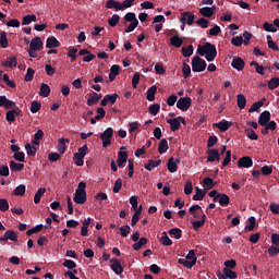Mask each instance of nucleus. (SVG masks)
<instances>
[{
	"label": "nucleus",
	"instance_id": "obj_19",
	"mask_svg": "<svg viewBox=\"0 0 279 279\" xmlns=\"http://www.w3.org/2000/svg\"><path fill=\"white\" fill-rule=\"evenodd\" d=\"M157 92H158V88L156 87V85L149 87L146 93V99L148 101H155Z\"/></svg>",
	"mask_w": 279,
	"mask_h": 279
},
{
	"label": "nucleus",
	"instance_id": "obj_8",
	"mask_svg": "<svg viewBox=\"0 0 279 279\" xmlns=\"http://www.w3.org/2000/svg\"><path fill=\"white\" fill-rule=\"evenodd\" d=\"M207 154H208L207 162H215V160H217V162H219V160H221L219 150L216 148L207 150Z\"/></svg>",
	"mask_w": 279,
	"mask_h": 279
},
{
	"label": "nucleus",
	"instance_id": "obj_14",
	"mask_svg": "<svg viewBox=\"0 0 279 279\" xmlns=\"http://www.w3.org/2000/svg\"><path fill=\"white\" fill-rule=\"evenodd\" d=\"M179 265H183L186 269H193L195 265H197V258H193V260L184 259V258H179L178 259Z\"/></svg>",
	"mask_w": 279,
	"mask_h": 279
},
{
	"label": "nucleus",
	"instance_id": "obj_56",
	"mask_svg": "<svg viewBox=\"0 0 279 279\" xmlns=\"http://www.w3.org/2000/svg\"><path fill=\"white\" fill-rule=\"evenodd\" d=\"M265 32H271L272 34H276L278 32V28L271 23L265 22L263 25Z\"/></svg>",
	"mask_w": 279,
	"mask_h": 279
},
{
	"label": "nucleus",
	"instance_id": "obj_22",
	"mask_svg": "<svg viewBox=\"0 0 279 279\" xmlns=\"http://www.w3.org/2000/svg\"><path fill=\"white\" fill-rule=\"evenodd\" d=\"M119 71H120V66L118 64H113L110 68V72H109L110 82H114V80H117V75H119Z\"/></svg>",
	"mask_w": 279,
	"mask_h": 279
},
{
	"label": "nucleus",
	"instance_id": "obj_51",
	"mask_svg": "<svg viewBox=\"0 0 279 279\" xmlns=\"http://www.w3.org/2000/svg\"><path fill=\"white\" fill-rule=\"evenodd\" d=\"M279 87V77H272L268 82V88L269 90H275V88Z\"/></svg>",
	"mask_w": 279,
	"mask_h": 279
},
{
	"label": "nucleus",
	"instance_id": "obj_27",
	"mask_svg": "<svg viewBox=\"0 0 279 279\" xmlns=\"http://www.w3.org/2000/svg\"><path fill=\"white\" fill-rule=\"evenodd\" d=\"M181 15H182V19H185V23L187 25H193L195 23V14L187 11V12H183Z\"/></svg>",
	"mask_w": 279,
	"mask_h": 279
},
{
	"label": "nucleus",
	"instance_id": "obj_46",
	"mask_svg": "<svg viewBox=\"0 0 279 279\" xmlns=\"http://www.w3.org/2000/svg\"><path fill=\"white\" fill-rule=\"evenodd\" d=\"M8 210H10V203L5 198H0V213H8Z\"/></svg>",
	"mask_w": 279,
	"mask_h": 279
},
{
	"label": "nucleus",
	"instance_id": "obj_63",
	"mask_svg": "<svg viewBox=\"0 0 279 279\" xmlns=\"http://www.w3.org/2000/svg\"><path fill=\"white\" fill-rule=\"evenodd\" d=\"M27 156H36V147L31 146L29 143L25 145Z\"/></svg>",
	"mask_w": 279,
	"mask_h": 279
},
{
	"label": "nucleus",
	"instance_id": "obj_30",
	"mask_svg": "<svg viewBox=\"0 0 279 279\" xmlns=\"http://www.w3.org/2000/svg\"><path fill=\"white\" fill-rule=\"evenodd\" d=\"M168 150H169V142L167 141V138H162L159 143L158 151L159 154H167Z\"/></svg>",
	"mask_w": 279,
	"mask_h": 279
},
{
	"label": "nucleus",
	"instance_id": "obj_62",
	"mask_svg": "<svg viewBox=\"0 0 279 279\" xmlns=\"http://www.w3.org/2000/svg\"><path fill=\"white\" fill-rule=\"evenodd\" d=\"M268 254L271 258H274V256H278L279 255V247L278 246H269L268 247Z\"/></svg>",
	"mask_w": 279,
	"mask_h": 279
},
{
	"label": "nucleus",
	"instance_id": "obj_64",
	"mask_svg": "<svg viewBox=\"0 0 279 279\" xmlns=\"http://www.w3.org/2000/svg\"><path fill=\"white\" fill-rule=\"evenodd\" d=\"M25 189L26 187L23 184L16 186L15 190H14V195H19V196L25 195Z\"/></svg>",
	"mask_w": 279,
	"mask_h": 279
},
{
	"label": "nucleus",
	"instance_id": "obj_58",
	"mask_svg": "<svg viewBox=\"0 0 279 279\" xmlns=\"http://www.w3.org/2000/svg\"><path fill=\"white\" fill-rule=\"evenodd\" d=\"M73 160L76 167H84V157L81 155L74 154Z\"/></svg>",
	"mask_w": 279,
	"mask_h": 279
},
{
	"label": "nucleus",
	"instance_id": "obj_40",
	"mask_svg": "<svg viewBox=\"0 0 279 279\" xmlns=\"http://www.w3.org/2000/svg\"><path fill=\"white\" fill-rule=\"evenodd\" d=\"M8 34L5 32L0 33V47L2 49H8Z\"/></svg>",
	"mask_w": 279,
	"mask_h": 279
},
{
	"label": "nucleus",
	"instance_id": "obj_52",
	"mask_svg": "<svg viewBox=\"0 0 279 279\" xmlns=\"http://www.w3.org/2000/svg\"><path fill=\"white\" fill-rule=\"evenodd\" d=\"M148 112L153 114V117H156V114L160 112V105L159 104L150 105L148 108Z\"/></svg>",
	"mask_w": 279,
	"mask_h": 279
},
{
	"label": "nucleus",
	"instance_id": "obj_9",
	"mask_svg": "<svg viewBox=\"0 0 279 279\" xmlns=\"http://www.w3.org/2000/svg\"><path fill=\"white\" fill-rule=\"evenodd\" d=\"M215 12H217V7H205V8H201L199 9V14H202V16H205L206 19H210V16H213V14H215Z\"/></svg>",
	"mask_w": 279,
	"mask_h": 279
},
{
	"label": "nucleus",
	"instance_id": "obj_3",
	"mask_svg": "<svg viewBox=\"0 0 279 279\" xmlns=\"http://www.w3.org/2000/svg\"><path fill=\"white\" fill-rule=\"evenodd\" d=\"M191 104H193L191 97H182L177 101V108H179V110H182V112H186V110L191 108Z\"/></svg>",
	"mask_w": 279,
	"mask_h": 279
},
{
	"label": "nucleus",
	"instance_id": "obj_18",
	"mask_svg": "<svg viewBox=\"0 0 279 279\" xmlns=\"http://www.w3.org/2000/svg\"><path fill=\"white\" fill-rule=\"evenodd\" d=\"M112 136H114V129L107 128L101 134H100V141H108L111 140Z\"/></svg>",
	"mask_w": 279,
	"mask_h": 279
},
{
	"label": "nucleus",
	"instance_id": "obj_55",
	"mask_svg": "<svg viewBox=\"0 0 279 279\" xmlns=\"http://www.w3.org/2000/svg\"><path fill=\"white\" fill-rule=\"evenodd\" d=\"M218 202L220 206H228V204H230V196H228L227 194L220 193V198Z\"/></svg>",
	"mask_w": 279,
	"mask_h": 279
},
{
	"label": "nucleus",
	"instance_id": "obj_60",
	"mask_svg": "<svg viewBox=\"0 0 279 279\" xmlns=\"http://www.w3.org/2000/svg\"><path fill=\"white\" fill-rule=\"evenodd\" d=\"M63 267H66V269H75V267H77V264L73 262V259H64Z\"/></svg>",
	"mask_w": 279,
	"mask_h": 279
},
{
	"label": "nucleus",
	"instance_id": "obj_50",
	"mask_svg": "<svg viewBox=\"0 0 279 279\" xmlns=\"http://www.w3.org/2000/svg\"><path fill=\"white\" fill-rule=\"evenodd\" d=\"M222 274L225 275V277L229 278V279H236L238 275L235 271H232V269L230 268H223Z\"/></svg>",
	"mask_w": 279,
	"mask_h": 279
},
{
	"label": "nucleus",
	"instance_id": "obj_59",
	"mask_svg": "<svg viewBox=\"0 0 279 279\" xmlns=\"http://www.w3.org/2000/svg\"><path fill=\"white\" fill-rule=\"evenodd\" d=\"M131 230L132 229L130 228L129 225L120 227V234H121V236H123V239L128 238V234H130Z\"/></svg>",
	"mask_w": 279,
	"mask_h": 279
},
{
	"label": "nucleus",
	"instance_id": "obj_35",
	"mask_svg": "<svg viewBox=\"0 0 279 279\" xmlns=\"http://www.w3.org/2000/svg\"><path fill=\"white\" fill-rule=\"evenodd\" d=\"M159 243H161V245H166V246L173 245V241L171 239H169V235H167L166 231L162 232Z\"/></svg>",
	"mask_w": 279,
	"mask_h": 279
},
{
	"label": "nucleus",
	"instance_id": "obj_17",
	"mask_svg": "<svg viewBox=\"0 0 279 279\" xmlns=\"http://www.w3.org/2000/svg\"><path fill=\"white\" fill-rule=\"evenodd\" d=\"M58 47H60V43H59L58 38H56L54 36L47 38V41H46L47 49H56Z\"/></svg>",
	"mask_w": 279,
	"mask_h": 279
},
{
	"label": "nucleus",
	"instance_id": "obj_12",
	"mask_svg": "<svg viewBox=\"0 0 279 279\" xmlns=\"http://www.w3.org/2000/svg\"><path fill=\"white\" fill-rule=\"evenodd\" d=\"M214 128L219 129L221 132H228L232 128V122L226 120L219 121L218 123H214Z\"/></svg>",
	"mask_w": 279,
	"mask_h": 279
},
{
	"label": "nucleus",
	"instance_id": "obj_38",
	"mask_svg": "<svg viewBox=\"0 0 279 279\" xmlns=\"http://www.w3.org/2000/svg\"><path fill=\"white\" fill-rule=\"evenodd\" d=\"M244 133L246 134L247 138H250V141H258V135L253 129L247 128L244 130Z\"/></svg>",
	"mask_w": 279,
	"mask_h": 279
},
{
	"label": "nucleus",
	"instance_id": "obj_41",
	"mask_svg": "<svg viewBox=\"0 0 279 279\" xmlns=\"http://www.w3.org/2000/svg\"><path fill=\"white\" fill-rule=\"evenodd\" d=\"M146 243H148L147 238H141V239L138 240V242H135V243L133 244V250H134L135 252H138V250H141V247L145 246Z\"/></svg>",
	"mask_w": 279,
	"mask_h": 279
},
{
	"label": "nucleus",
	"instance_id": "obj_32",
	"mask_svg": "<svg viewBox=\"0 0 279 279\" xmlns=\"http://www.w3.org/2000/svg\"><path fill=\"white\" fill-rule=\"evenodd\" d=\"M265 101H267V99L263 98L262 100L254 102L252 105V107L248 109V112H256L259 110V108H263L265 106Z\"/></svg>",
	"mask_w": 279,
	"mask_h": 279
},
{
	"label": "nucleus",
	"instance_id": "obj_54",
	"mask_svg": "<svg viewBox=\"0 0 279 279\" xmlns=\"http://www.w3.org/2000/svg\"><path fill=\"white\" fill-rule=\"evenodd\" d=\"M182 73L185 80L191 77V65H189L186 62L183 63Z\"/></svg>",
	"mask_w": 279,
	"mask_h": 279
},
{
	"label": "nucleus",
	"instance_id": "obj_13",
	"mask_svg": "<svg viewBox=\"0 0 279 279\" xmlns=\"http://www.w3.org/2000/svg\"><path fill=\"white\" fill-rule=\"evenodd\" d=\"M160 165H162V160L149 159L148 162L144 165V169H146V171H154V169H156V167H160Z\"/></svg>",
	"mask_w": 279,
	"mask_h": 279
},
{
	"label": "nucleus",
	"instance_id": "obj_61",
	"mask_svg": "<svg viewBox=\"0 0 279 279\" xmlns=\"http://www.w3.org/2000/svg\"><path fill=\"white\" fill-rule=\"evenodd\" d=\"M196 25H199V27H202V29H206L208 28V23H210L208 20H206L205 17H201L198 21H195Z\"/></svg>",
	"mask_w": 279,
	"mask_h": 279
},
{
	"label": "nucleus",
	"instance_id": "obj_33",
	"mask_svg": "<svg viewBox=\"0 0 279 279\" xmlns=\"http://www.w3.org/2000/svg\"><path fill=\"white\" fill-rule=\"evenodd\" d=\"M204 223H206V214L202 215L201 220H195L192 222L193 230L197 231L198 228H203Z\"/></svg>",
	"mask_w": 279,
	"mask_h": 279
},
{
	"label": "nucleus",
	"instance_id": "obj_44",
	"mask_svg": "<svg viewBox=\"0 0 279 279\" xmlns=\"http://www.w3.org/2000/svg\"><path fill=\"white\" fill-rule=\"evenodd\" d=\"M43 108V105L39 101L33 100L31 102V112L32 114H36Z\"/></svg>",
	"mask_w": 279,
	"mask_h": 279
},
{
	"label": "nucleus",
	"instance_id": "obj_31",
	"mask_svg": "<svg viewBox=\"0 0 279 279\" xmlns=\"http://www.w3.org/2000/svg\"><path fill=\"white\" fill-rule=\"evenodd\" d=\"M167 123L170 124V130L172 132H178V130H180V121L177 118L167 120Z\"/></svg>",
	"mask_w": 279,
	"mask_h": 279
},
{
	"label": "nucleus",
	"instance_id": "obj_16",
	"mask_svg": "<svg viewBox=\"0 0 279 279\" xmlns=\"http://www.w3.org/2000/svg\"><path fill=\"white\" fill-rule=\"evenodd\" d=\"M73 199L75 204H86V192L75 191Z\"/></svg>",
	"mask_w": 279,
	"mask_h": 279
},
{
	"label": "nucleus",
	"instance_id": "obj_48",
	"mask_svg": "<svg viewBox=\"0 0 279 279\" xmlns=\"http://www.w3.org/2000/svg\"><path fill=\"white\" fill-rule=\"evenodd\" d=\"M181 51H182V56L184 58H191V56H193V45H190L187 47H183L181 49Z\"/></svg>",
	"mask_w": 279,
	"mask_h": 279
},
{
	"label": "nucleus",
	"instance_id": "obj_10",
	"mask_svg": "<svg viewBox=\"0 0 279 279\" xmlns=\"http://www.w3.org/2000/svg\"><path fill=\"white\" fill-rule=\"evenodd\" d=\"M29 49L32 51H40V49H43V40L40 37H35L31 40Z\"/></svg>",
	"mask_w": 279,
	"mask_h": 279
},
{
	"label": "nucleus",
	"instance_id": "obj_25",
	"mask_svg": "<svg viewBox=\"0 0 279 279\" xmlns=\"http://www.w3.org/2000/svg\"><path fill=\"white\" fill-rule=\"evenodd\" d=\"M101 99V94L93 93V95L87 99V106H95L96 104L99 102Z\"/></svg>",
	"mask_w": 279,
	"mask_h": 279
},
{
	"label": "nucleus",
	"instance_id": "obj_5",
	"mask_svg": "<svg viewBox=\"0 0 279 279\" xmlns=\"http://www.w3.org/2000/svg\"><path fill=\"white\" fill-rule=\"evenodd\" d=\"M110 267L117 276H121V274H123V266H121V262L119 259H110Z\"/></svg>",
	"mask_w": 279,
	"mask_h": 279
},
{
	"label": "nucleus",
	"instance_id": "obj_47",
	"mask_svg": "<svg viewBox=\"0 0 279 279\" xmlns=\"http://www.w3.org/2000/svg\"><path fill=\"white\" fill-rule=\"evenodd\" d=\"M31 23H36V15H25L22 20V25H29Z\"/></svg>",
	"mask_w": 279,
	"mask_h": 279
},
{
	"label": "nucleus",
	"instance_id": "obj_4",
	"mask_svg": "<svg viewBox=\"0 0 279 279\" xmlns=\"http://www.w3.org/2000/svg\"><path fill=\"white\" fill-rule=\"evenodd\" d=\"M8 241H19V235H16V232L14 230L5 231L3 236L0 238V242L8 243Z\"/></svg>",
	"mask_w": 279,
	"mask_h": 279
},
{
	"label": "nucleus",
	"instance_id": "obj_23",
	"mask_svg": "<svg viewBox=\"0 0 279 279\" xmlns=\"http://www.w3.org/2000/svg\"><path fill=\"white\" fill-rule=\"evenodd\" d=\"M236 101H238V108L240 110H244L245 106H247V99L245 98V95L239 94L236 96Z\"/></svg>",
	"mask_w": 279,
	"mask_h": 279
},
{
	"label": "nucleus",
	"instance_id": "obj_42",
	"mask_svg": "<svg viewBox=\"0 0 279 279\" xmlns=\"http://www.w3.org/2000/svg\"><path fill=\"white\" fill-rule=\"evenodd\" d=\"M267 45L268 49H271L272 51H279V47L277 46L276 41H274V38H271V35H267Z\"/></svg>",
	"mask_w": 279,
	"mask_h": 279
},
{
	"label": "nucleus",
	"instance_id": "obj_57",
	"mask_svg": "<svg viewBox=\"0 0 279 279\" xmlns=\"http://www.w3.org/2000/svg\"><path fill=\"white\" fill-rule=\"evenodd\" d=\"M124 20L128 23H136L138 20L136 19V13L129 12L125 14Z\"/></svg>",
	"mask_w": 279,
	"mask_h": 279
},
{
	"label": "nucleus",
	"instance_id": "obj_26",
	"mask_svg": "<svg viewBox=\"0 0 279 279\" xmlns=\"http://www.w3.org/2000/svg\"><path fill=\"white\" fill-rule=\"evenodd\" d=\"M40 97H49L51 95V87L48 84L43 83L39 89Z\"/></svg>",
	"mask_w": 279,
	"mask_h": 279
},
{
	"label": "nucleus",
	"instance_id": "obj_39",
	"mask_svg": "<svg viewBox=\"0 0 279 279\" xmlns=\"http://www.w3.org/2000/svg\"><path fill=\"white\" fill-rule=\"evenodd\" d=\"M45 193H47V189L45 187H40L34 196V203L35 204H40V197H43L45 195Z\"/></svg>",
	"mask_w": 279,
	"mask_h": 279
},
{
	"label": "nucleus",
	"instance_id": "obj_2",
	"mask_svg": "<svg viewBox=\"0 0 279 279\" xmlns=\"http://www.w3.org/2000/svg\"><path fill=\"white\" fill-rule=\"evenodd\" d=\"M206 60L202 59L199 56H194L192 59V71L193 73H202L206 71Z\"/></svg>",
	"mask_w": 279,
	"mask_h": 279
},
{
	"label": "nucleus",
	"instance_id": "obj_34",
	"mask_svg": "<svg viewBox=\"0 0 279 279\" xmlns=\"http://www.w3.org/2000/svg\"><path fill=\"white\" fill-rule=\"evenodd\" d=\"M66 143H69V138H60L58 142V151L59 154H64L66 151Z\"/></svg>",
	"mask_w": 279,
	"mask_h": 279
},
{
	"label": "nucleus",
	"instance_id": "obj_20",
	"mask_svg": "<svg viewBox=\"0 0 279 279\" xmlns=\"http://www.w3.org/2000/svg\"><path fill=\"white\" fill-rule=\"evenodd\" d=\"M178 162H180V160L175 161L173 157H171L168 160L167 168H168V171H170V173H175V171H178Z\"/></svg>",
	"mask_w": 279,
	"mask_h": 279
},
{
	"label": "nucleus",
	"instance_id": "obj_1",
	"mask_svg": "<svg viewBox=\"0 0 279 279\" xmlns=\"http://www.w3.org/2000/svg\"><path fill=\"white\" fill-rule=\"evenodd\" d=\"M196 53L201 57L205 56L207 62H215V58H217V47L211 43H205L204 46L198 45Z\"/></svg>",
	"mask_w": 279,
	"mask_h": 279
},
{
	"label": "nucleus",
	"instance_id": "obj_43",
	"mask_svg": "<svg viewBox=\"0 0 279 279\" xmlns=\"http://www.w3.org/2000/svg\"><path fill=\"white\" fill-rule=\"evenodd\" d=\"M10 169H11V171H23V169H25V165L17 163L14 160H11L10 161Z\"/></svg>",
	"mask_w": 279,
	"mask_h": 279
},
{
	"label": "nucleus",
	"instance_id": "obj_21",
	"mask_svg": "<svg viewBox=\"0 0 279 279\" xmlns=\"http://www.w3.org/2000/svg\"><path fill=\"white\" fill-rule=\"evenodd\" d=\"M170 45H172V47H175L177 49H180V47L184 45V40H182L180 36L174 35L170 38Z\"/></svg>",
	"mask_w": 279,
	"mask_h": 279
},
{
	"label": "nucleus",
	"instance_id": "obj_11",
	"mask_svg": "<svg viewBox=\"0 0 279 279\" xmlns=\"http://www.w3.org/2000/svg\"><path fill=\"white\" fill-rule=\"evenodd\" d=\"M231 66L236 71H243L245 69V61L241 57H236L232 60Z\"/></svg>",
	"mask_w": 279,
	"mask_h": 279
},
{
	"label": "nucleus",
	"instance_id": "obj_7",
	"mask_svg": "<svg viewBox=\"0 0 279 279\" xmlns=\"http://www.w3.org/2000/svg\"><path fill=\"white\" fill-rule=\"evenodd\" d=\"M269 121H271V112L269 111H263L259 114L258 118V124L262 125L263 128H265V125H267V123H269Z\"/></svg>",
	"mask_w": 279,
	"mask_h": 279
},
{
	"label": "nucleus",
	"instance_id": "obj_36",
	"mask_svg": "<svg viewBox=\"0 0 279 279\" xmlns=\"http://www.w3.org/2000/svg\"><path fill=\"white\" fill-rule=\"evenodd\" d=\"M16 64H17V59H16V57H11V58H9V60L2 62V65H3V66H8L9 69H14V68H16Z\"/></svg>",
	"mask_w": 279,
	"mask_h": 279
},
{
	"label": "nucleus",
	"instance_id": "obj_37",
	"mask_svg": "<svg viewBox=\"0 0 279 279\" xmlns=\"http://www.w3.org/2000/svg\"><path fill=\"white\" fill-rule=\"evenodd\" d=\"M168 234H170V236H174V239H177V240H180V239H182V229L172 228L168 231Z\"/></svg>",
	"mask_w": 279,
	"mask_h": 279
},
{
	"label": "nucleus",
	"instance_id": "obj_24",
	"mask_svg": "<svg viewBox=\"0 0 279 279\" xmlns=\"http://www.w3.org/2000/svg\"><path fill=\"white\" fill-rule=\"evenodd\" d=\"M255 228H256V217L251 216L246 220L245 230H247V232H252V231H254Z\"/></svg>",
	"mask_w": 279,
	"mask_h": 279
},
{
	"label": "nucleus",
	"instance_id": "obj_6",
	"mask_svg": "<svg viewBox=\"0 0 279 279\" xmlns=\"http://www.w3.org/2000/svg\"><path fill=\"white\" fill-rule=\"evenodd\" d=\"M253 165L254 160H252L248 156H244L238 160L239 169H250V167H253Z\"/></svg>",
	"mask_w": 279,
	"mask_h": 279
},
{
	"label": "nucleus",
	"instance_id": "obj_29",
	"mask_svg": "<svg viewBox=\"0 0 279 279\" xmlns=\"http://www.w3.org/2000/svg\"><path fill=\"white\" fill-rule=\"evenodd\" d=\"M195 195L193 196V201L194 202H202V199H204V197H206V191L199 189V187H195Z\"/></svg>",
	"mask_w": 279,
	"mask_h": 279
},
{
	"label": "nucleus",
	"instance_id": "obj_28",
	"mask_svg": "<svg viewBox=\"0 0 279 279\" xmlns=\"http://www.w3.org/2000/svg\"><path fill=\"white\" fill-rule=\"evenodd\" d=\"M128 162V151L118 153V167H123Z\"/></svg>",
	"mask_w": 279,
	"mask_h": 279
},
{
	"label": "nucleus",
	"instance_id": "obj_15",
	"mask_svg": "<svg viewBox=\"0 0 279 279\" xmlns=\"http://www.w3.org/2000/svg\"><path fill=\"white\" fill-rule=\"evenodd\" d=\"M105 8H107V10H123V5L117 0H107Z\"/></svg>",
	"mask_w": 279,
	"mask_h": 279
},
{
	"label": "nucleus",
	"instance_id": "obj_45",
	"mask_svg": "<svg viewBox=\"0 0 279 279\" xmlns=\"http://www.w3.org/2000/svg\"><path fill=\"white\" fill-rule=\"evenodd\" d=\"M119 21H121V16H119V14H113L108 20V24L110 25V27H117V25L119 24Z\"/></svg>",
	"mask_w": 279,
	"mask_h": 279
},
{
	"label": "nucleus",
	"instance_id": "obj_49",
	"mask_svg": "<svg viewBox=\"0 0 279 279\" xmlns=\"http://www.w3.org/2000/svg\"><path fill=\"white\" fill-rule=\"evenodd\" d=\"M203 184L207 186V191H210V189H215V181L210 177H206L203 179Z\"/></svg>",
	"mask_w": 279,
	"mask_h": 279
},
{
	"label": "nucleus",
	"instance_id": "obj_53",
	"mask_svg": "<svg viewBox=\"0 0 279 279\" xmlns=\"http://www.w3.org/2000/svg\"><path fill=\"white\" fill-rule=\"evenodd\" d=\"M107 104H111V106H114L117 104V99H119V94H107L106 96Z\"/></svg>",
	"mask_w": 279,
	"mask_h": 279
}]
</instances>
